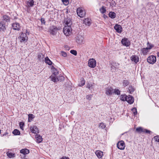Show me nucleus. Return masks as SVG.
Instances as JSON below:
<instances>
[{
    "label": "nucleus",
    "instance_id": "37",
    "mask_svg": "<svg viewBox=\"0 0 159 159\" xmlns=\"http://www.w3.org/2000/svg\"><path fill=\"white\" fill-rule=\"evenodd\" d=\"M99 10L100 12L102 14L105 13L106 11V10L103 6H102L101 8H100Z\"/></svg>",
    "mask_w": 159,
    "mask_h": 159
},
{
    "label": "nucleus",
    "instance_id": "54",
    "mask_svg": "<svg viewBox=\"0 0 159 159\" xmlns=\"http://www.w3.org/2000/svg\"><path fill=\"white\" fill-rule=\"evenodd\" d=\"M157 55L158 57H159V52H158L157 53Z\"/></svg>",
    "mask_w": 159,
    "mask_h": 159
},
{
    "label": "nucleus",
    "instance_id": "21",
    "mask_svg": "<svg viewBox=\"0 0 159 159\" xmlns=\"http://www.w3.org/2000/svg\"><path fill=\"white\" fill-rule=\"evenodd\" d=\"M103 153L100 150L96 151L95 152V154L98 158H100L102 157L103 155Z\"/></svg>",
    "mask_w": 159,
    "mask_h": 159
},
{
    "label": "nucleus",
    "instance_id": "20",
    "mask_svg": "<svg viewBox=\"0 0 159 159\" xmlns=\"http://www.w3.org/2000/svg\"><path fill=\"white\" fill-rule=\"evenodd\" d=\"M151 47H147L146 48H143L141 49V52L143 55H146L147 53L148 52L149 50L151 49Z\"/></svg>",
    "mask_w": 159,
    "mask_h": 159
},
{
    "label": "nucleus",
    "instance_id": "52",
    "mask_svg": "<svg viewBox=\"0 0 159 159\" xmlns=\"http://www.w3.org/2000/svg\"><path fill=\"white\" fill-rule=\"evenodd\" d=\"M148 44L149 45V47H151L152 48L153 47V46L152 45L150 44L148 42L147 43V44L148 45Z\"/></svg>",
    "mask_w": 159,
    "mask_h": 159
},
{
    "label": "nucleus",
    "instance_id": "47",
    "mask_svg": "<svg viewBox=\"0 0 159 159\" xmlns=\"http://www.w3.org/2000/svg\"><path fill=\"white\" fill-rule=\"evenodd\" d=\"M120 91L118 89H115L114 90V93L117 95L120 94Z\"/></svg>",
    "mask_w": 159,
    "mask_h": 159
},
{
    "label": "nucleus",
    "instance_id": "24",
    "mask_svg": "<svg viewBox=\"0 0 159 159\" xmlns=\"http://www.w3.org/2000/svg\"><path fill=\"white\" fill-rule=\"evenodd\" d=\"M20 152L24 155H25L29 153V151L27 148L23 149L20 150Z\"/></svg>",
    "mask_w": 159,
    "mask_h": 159
},
{
    "label": "nucleus",
    "instance_id": "46",
    "mask_svg": "<svg viewBox=\"0 0 159 159\" xmlns=\"http://www.w3.org/2000/svg\"><path fill=\"white\" fill-rule=\"evenodd\" d=\"M29 116V120L30 119L32 120L34 117V116L33 114H29L28 115Z\"/></svg>",
    "mask_w": 159,
    "mask_h": 159
},
{
    "label": "nucleus",
    "instance_id": "50",
    "mask_svg": "<svg viewBox=\"0 0 159 159\" xmlns=\"http://www.w3.org/2000/svg\"><path fill=\"white\" fill-rule=\"evenodd\" d=\"M41 22L42 24H45V20L44 18H42L41 19Z\"/></svg>",
    "mask_w": 159,
    "mask_h": 159
},
{
    "label": "nucleus",
    "instance_id": "22",
    "mask_svg": "<svg viewBox=\"0 0 159 159\" xmlns=\"http://www.w3.org/2000/svg\"><path fill=\"white\" fill-rule=\"evenodd\" d=\"M131 60L136 63L139 61V58L136 56L134 55L131 57Z\"/></svg>",
    "mask_w": 159,
    "mask_h": 159
},
{
    "label": "nucleus",
    "instance_id": "16",
    "mask_svg": "<svg viewBox=\"0 0 159 159\" xmlns=\"http://www.w3.org/2000/svg\"><path fill=\"white\" fill-rule=\"evenodd\" d=\"M134 98L131 96L129 95L128 96L126 101L127 102L131 104L134 102Z\"/></svg>",
    "mask_w": 159,
    "mask_h": 159
},
{
    "label": "nucleus",
    "instance_id": "28",
    "mask_svg": "<svg viewBox=\"0 0 159 159\" xmlns=\"http://www.w3.org/2000/svg\"><path fill=\"white\" fill-rule=\"evenodd\" d=\"M7 156L10 158L14 157H15V154L9 152H7Z\"/></svg>",
    "mask_w": 159,
    "mask_h": 159
},
{
    "label": "nucleus",
    "instance_id": "10",
    "mask_svg": "<svg viewBox=\"0 0 159 159\" xmlns=\"http://www.w3.org/2000/svg\"><path fill=\"white\" fill-rule=\"evenodd\" d=\"M106 94L108 95H111L114 93L113 89L111 87H108L106 89Z\"/></svg>",
    "mask_w": 159,
    "mask_h": 159
},
{
    "label": "nucleus",
    "instance_id": "53",
    "mask_svg": "<svg viewBox=\"0 0 159 159\" xmlns=\"http://www.w3.org/2000/svg\"><path fill=\"white\" fill-rule=\"evenodd\" d=\"M74 113V111H72L71 113V114L72 115H73Z\"/></svg>",
    "mask_w": 159,
    "mask_h": 159
},
{
    "label": "nucleus",
    "instance_id": "8",
    "mask_svg": "<svg viewBox=\"0 0 159 159\" xmlns=\"http://www.w3.org/2000/svg\"><path fill=\"white\" fill-rule=\"evenodd\" d=\"M96 61L93 59H90L88 62V66L89 67L92 68H94L96 66Z\"/></svg>",
    "mask_w": 159,
    "mask_h": 159
},
{
    "label": "nucleus",
    "instance_id": "18",
    "mask_svg": "<svg viewBox=\"0 0 159 159\" xmlns=\"http://www.w3.org/2000/svg\"><path fill=\"white\" fill-rule=\"evenodd\" d=\"M35 138L36 142L38 143L41 142L42 141V137L40 135L36 134L35 136Z\"/></svg>",
    "mask_w": 159,
    "mask_h": 159
},
{
    "label": "nucleus",
    "instance_id": "14",
    "mask_svg": "<svg viewBox=\"0 0 159 159\" xmlns=\"http://www.w3.org/2000/svg\"><path fill=\"white\" fill-rule=\"evenodd\" d=\"M12 27L15 30L19 31L20 29V24L16 22L13 23L12 25Z\"/></svg>",
    "mask_w": 159,
    "mask_h": 159
},
{
    "label": "nucleus",
    "instance_id": "33",
    "mask_svg": "<svg viewBox=\"0 0 159 159\" xmlns=\"http://www.w3.org/2000/svg\"><path fill=\"white\" fill-rule=\"evenodd\" d=\"M123 85L124 87H125L128 85L129 83V82L128 80H124L123 81Z\"/></svg>",
    "mask_w": 159,
    "mask_h": 159
},
{
    "label": "nucleus",
    "instance_id": "44",
    "mask_svg": "<svg viewBox=\"0 0 159 159\" xmlns=\"http://www.w3.org/2000/svg\"><path fill=\"white\" fill-rule=\"evenodd\" d=\"M132 111L133 112L134 114V115H136L137 113V109L135 108H133L132 110Z\"/></svg>",
    "mask_w": 159,
    "mask_h": 159
},
{
    "label": "nucleus",
    "instance_id": "1",
    "mask_svg": "<svg viewBox=\"0 0 159 159\" xmlns=\"http://www.w3.org/2000/svg\"><path fill=\"white\" fill-rule=\"evenodd\" d=\"M27 34H29V33L27 31L25 33H21L18 39H20V41L21 43L26 42L28 40V37L27 36Z\"/></svg>",
    "mask_w": 159,
    "mask_h": 159
},
{
    "label": "nucleus",
    "instance_id": "4",
    "mask_svg": "<svg viewBox=\"0 0 159 159\" xmlns=\"http://www.w3.org/2000/svg\"><path fill=\"white\" fill-rule=\"evenodd\" d=\"M76 12L78 15L80 17H83L85 15V11L81 7H79L77 9Z\"/></svg>",
    "mask_w": 159,
    "mask_h": 159
},
{
    "label": "nucleus",
    "instance_id": "30",
    "mask_svg": "<svg viewBox=\"0 0 159 159\" xmlns=\"http://www.w3.org/2000/svg\"><path fill=\"white\" fill-rule=\"evenodd\" d=\"M128 96L126 95H121L120 97V100L122 101H126Z\"/></svg>",
    "mask_w": 159,
    "mask_h": 159
},
{
    "label": "nucleus",
    "instance_id": "15",
    "mask_svg": "<svg viewBox=\"0 0 159 159\" xmlns=\"http://www.w3.org/2000/svg\"><path fill=\"white\" fill-rule=\"evenodd\" d=\"M114 29L118 33H120L122 32V27L119 25L116 24L114 26Z\"/></svg>",
    "mask_w": 159,
    "mask_h": 159
},
{
    "label": "nucleus",
    "instance_id": "45",
    "mask_svg": "<svg viewBox=\"0 0 159 159\" xmlns=\"http://www.w3.org/2000/svg\"><path fill=\"white\" fill-rule=\"evenodd\" d=\"M61 55L64 57H66L67 56L66 53L64 51H61Z\"/></svg>",
    "mask_w": 159,
    "mask_h": 159
},
{
    "label": "nucleus",
    "instance_id": "36",
    "mask_svg": "<svg viewBox=\"0 0 159 159\" xmlns=\"http://www.w3.org/2000/svg\"><path fill=\"white\" fill-rule=\"evenodd\" d=\"M130 93H132L134 91V89L132 86H129L128 88Z\"/></svg>",
    "mask_w": 159,
    "mask_h": 159
},
{
    "label": "nucleus",
    "instance_id": "38",
    "mask_svg": "<svg viewBox=\"0 0 159 159\" xmlns=\"http://www.w3.org/2000/svg\"><path fill=\"white\" fill-rule=\"evenodd\" d=\"M111 65L113 67H114V68H116L119 66V64L117 63L113 62L111 63Z\"/></svg>",
    "mask_w": 159,
    "mask_h": 159
},
{
    "label": "nucleus",
    "instance_id": "27",
    "mask_svg": "<svg viewBox=\"0 0 159 159\" xmlns=\"http://www.w3.org/2000/svg\"><path fill=\"white\" fill-rule=\"evenodd\" d=\"M45 61L46 63L47 64L49 65H51L52 63V62L47 57L45 58Z\"/></svg>",
    "mask_w": 159,
    "mask_h": 159
},
{
    "label": "nucleus",
    "instance_id": "23",
    "mask_svg": "<svg viewBox=\"0 0 159 159\" xmlns=\"http://www.w3.org/2000/svg\"><path fill=\"white\" fill-rule=\"evenodd\" d=\"M10 17L9 16H7L4 15L3 16L2 21H4V23L5 22H9L10 21Z\"/></svg>",
    "mask_w": 159,
    "mask_h": 159
},
{
    "label": "nucleus",
    "instance_id": "55",
    "mask_svg": "<svg viewBox=\"0 0 159 159\" xmlns=\"http://www.w3.org/2000/svg\"><path fill=\"white\" fill-rule=\"evenodd\" d=\"M114 67H113L112 66H112H111V70H112V69H113V68H114Z\"/></svg>",
    "mask_w": 159,
    "mask_h": 159
},
{
    "label": "nucleus",
    "instance_id": "19",
    "mask_svg": "<svg viewBox=\"0 0 159 159\" xmlns=\"http://www.w3.org/2000/svg\"><path fill=\"white\" fill-rule=\"evenodd\" d=\"M6 29L5 23L4 21L0 22V31H4Z\"/></svg>",
    "mask_w": 159,
    "mask_h": 159
},
{
    "label": "nucleus",
    "instance_id": "42",
    "mask_svg": "<svg viewBox=\"0 0 159 159\" xmlns=\"http://www.w3.org/2000/svg\"><path fill=\"white\" fill-rule=\"evenodd\" d=\"M154 140L155 141L159 142V136H156L154 137Z\"/></svg>",
    "mask_w": 159,
    "mask_h": 159
},
{
    "label": "nucleus",
    "instance_id": "41",
    "mask_svg": "<svg viewBox=\"0 0 159 159\" xmlns=\"http://www.w3.org/2000/svg\"><path fill=\"white\" fill-rule=\"evenodd\" d=\"M70 52L71 53L75 56H76L77 55V52L76 50H72L70 51Z\"/></svg>",
    "mask_w": 159,
    "mask_h": 159
},
{
    "label": "nucleus",
    "instance_id": "7",
    "mask_svg": "<svg viewBox=\"0 0 159 159\" xmlns=\"http://www.w3.org/2000/svg\"><path fill=\"white\" fill-rule=\"evenodd\" d=\"M64 23L67 25L71 26L72 24V21L71 20V17L70 16L69 17L68 16H66L65 17Z\"/></svg>",
    "mask_w": 159,
    "mask_h": 159
},
{
    "label": "nucleus",
    "instance_id": "11",
    "mask_svg": "<svg viewBox=\"0 0 159 159\" xmlns=\"http://www.w3.org/2000/svg\"><path fill=\"white\" fill-rule=\"evenodd\" d=\"M51 70L52 72V74L51 76H53L54 78L56 77L58 74L59 71L58 69L55 68L53 66L51 67Z\"/></svg>",
    "mask_w": 159,
    "mask_h": 159
},
{
    "label": "nucleus",
    "instance_id": "9",
    "mask_svg": "<svg viewBox=\"0 0 159 159\" xmlns=\"http://www.w3.org/2000/svg\"><path fill=\"white\" fill-rule=\"evenodd\" d=\"M117 146L119 149L123 150L124 149L125 147V143L123 141H120L117 143Z\"/></svg>",
    "mask_w": 159,
    "mask_h": 159
},
{
    "label": "nucleus",
    "instance_id": "29",
    "mask_svg": "<svg viewBox=\"0 0 159 159\" xmlns=\"http://www.w3.org/2000/svg\"><path fill=\"white\" fill-rule=\"evenodd\" d=\"M136 132L139 133L144 132V129L141 127L137 128L136 129Z\"/></svg>",
    "mask_w": 159,
    "mask_h": 159
},
{
    "label": "nucleus",
    "instance_id": "5",
    "mask_svg": "<svg viewBox=\"0 0 159 159\" xmlns=\"http://www.w3.org/2000/svg\"><path fill=\"white\" fill-rule=\"evenodd\" d=\"M57 30V28L56 26L52 25L49 27L48 32L52 35H54L56 34Z\"/></svg>",
    "mask_w": 159,
    "mask_h": 159
},
{
    "label": "nucleus",
    "instance_id": "13",
    "mask_svg": "<svg viewBox=\"0 0 159 159\" xmlns=\"http://www.w3.org/2000/svg\"><path fill=\"white\" fill-rule=\"evenodd\" d=\"M30 130L33 133L37 134L39 132V129L35 125L31 126L30 127Z\"/></svg>",
    "mask_w": 159,
    "mask_h": 159
},
{
    "label": "nucleus",
    "instance_id": "43",
    "mask_svg": "<svg viewBox=\"0 0 159 159\" xmlns=\"http://www.w3.org/2000/svg\"><path fill=\"white\" fill-rule=\"evenodd\" d=\"M24 125V123L23 122H20L19 123V125L21 129L23 130V126Z\"/></svg>",
    "mask_w": 159,
    "mask_h": 159
},
{
    "label": "nucleus",
    "instance_id": "34",
    "mask_svg": "<svg viewBox=\"0 0 159 159\" xmlns=\"http://www.w3.org/2000/svg\"><path fill=\"white\" fill-rule=\"evenodd\" d=\"M28 5L29 7H32L34 5V1L33 0H31L30 2L28 1Z\"/></svg>",
    "mask_w": 159,
    "mask_h": 159
},
{
    "label": "nucleus",
    "instance_id": "2",
    "mask_svg": "<svg viewBox=\"0 0 159 159\" xmlns=\"http://www.w3.org/2000/svg\"><path fill=\"white\" fill-rule=\"evenodd\" d=\"M72 31V30L71 26L69 25L65 26L63 28V32L64 34L67 36H69L71 34Z\"/></svg>",
    "mask_w": 159,
    "mask_h": 159
},
{
    "label": "nucleus",
    "instance_id": "26",
    "mask_svg": "<svg viewBox=\"0 0 159 159\" xmlns=\"http://www.w3.org/2000/svg\"><path fill=\"white\" fill-rule=\"evenodd\" d=\"M84 23L86 25L89 26L91 24L90 19L89 18H87L86 19H85L84 20Z\"/></svg>",
    "mask_w": 159,
    "mask_h": 159
},
{
    "label": "nucleus",
    "instance_id": "40",
    "mask_svg": "<svg viewBox=\"0 0 159 159\" xmlns=\"http://www.w3.org/2000/svg\"><path fill=\"white\" fill-rule=\"evenodd\" d=\"M106 125L104 124L103 123H101L100 124L99 127L102 129H103L106 127Z\"/></svg>",
    "mask_w": 159,
    "mask_h": 159
},
{
    "label": "nucleus",
    "instance_id": "51",
    "mask_svg": "<svg viewBox=\"0 0 159 159\" xmlns=\"http://www.w3.org/2000/svg\"><path fill=\"white\" fill-rule=\"evenodd\" d=\"M144 132L148 134H150L151 132L150 131L147 129H144Z\"/></svg>",
    "mask_w": 159,
    "mask_h": 159
},
{
    "label": "nucleus",
    "instance_id": "31",
    "mask_svg": "<svg viewBox=\"0 0 159 159\" xmlns=\"http://www.w3.org/2000/svg\"><path fill=\"white\" fill-rule=\"evenodd\" d=\"M116 13L113 12H110L109 14V16L111 18H114L116 17Z\"/></svg>",
    "mask_w": 159,
    "mask_h": 159
},
{
    "label": "nucleus",
    "instance_id": "48",
    "mask_svg": "<svg viewBox=\"0 0 159 159\" xmlns=\"http://www.w3.org/2000/svg\"><path fill=\"white\" fill-rule=\"evenodd\" d=\"M62 1L63 4L66 5H68L69 3V1L68 0H63Z\"/></svg>",
    "mask_w": 159,
    "mask_h": 159
},
{
    "label": "nucleus",
    "instance_id": "6",
    "mask_svg": "<svg viewBox=\"0 0 159 159\" xmlns=\"http://www.w3.org/2000/svg\"><path fill=\"white\" fill-rule=\"evenodd\" d=\"M147 60L150 64H153L156 61V57L154 55H151L148 57Z\"/></svg>",
    "mask_w": 159,
    "mask_h": 159
},
{
    "label": "nucleus",
    "instance_id": "17",
    "mask_svg": "<svg viewBox=\"0 0 159 159\" xmlns=\"http://www.w3.org/2000/svg\"><path fill=\"white\" fill-rule=\"evenodd\" d=\"M84 40V37L81 35H79L77 36L76 38V40L77 43L79 44L82 43Z\"/></svg>",
    "mask_w": 159,
    "mask_h": 159
},
{
    "label": "nucleus",
    "instance_id": "56",
    "mask_svg": "<svg viewBox=\"0 0 159 159\" xmlns=\"http://www.w3.org/2000/svg\"><path fill=\"white\" fill-rule=\"evenodd\" d=\"M7 134V133H6L4 134H3V136L6 135Z\"/></svg>",
    "mask_w": 159,
    "mask_h": 159
},
{
    "label": "nucleus",
    "instance_id": "25",
    "mask_svg": "<svg viewBox=\"0 0 159 159\" xmlns=\"http://www.w3.org/2000/svg\"><path fill=\"white\" fill-rule=\"evenodd\" d=\"M44 55L41 53L39 54L38 56V58L39 59V61H44Z\"/></svg>",
    "mask_w": 159,
    "mask_h": 159
},
{
    "label": "nucleus",
    "instance_id": "3",
    "mask_svg": "<svg viewBox=\"0 0 159 159\" xmlns=\"http://www.w3.org/2000/svg\"><path fill=\"white\" fill-rule=\"evenodd\" d=\"M52 76H51L50 78L51 79V80L54 82H56L58 81H61L64 80V77L62 75H57L54 78Z\"/></svg>",
    "mask_w": 159,
    "mask_h": 159
},
{
    "label": "nucleus",
    "instance_id": "49",
    "mask_svg": "<svg viewBox=\"0 0 159 159\" xmlns=\"http://www.w3.org/2000/svg\"><path fill=\"white\" fill-rule=\"evenodd\" d=\"M92 97V95H88L86 97L87 99L88 100H90Z\"/></svg>",
    "mask_w": 159,
    "mask_h": 159
},
{
    "label": "nucleus",
    "instance_id": "32",
    "mask_svg": "<svg viewBox=\"0 0 159 159\" xmlns=\"http://www.w3.org/2000/svg\"><path fill=\"white\" fill-rule=\"evenodd\" d=\"M12 133L15 135H19L20 134V131L17 129H15L13 131Z\"/></svg>",
    "mask_w": 159,
    "mask_h": 159
},
{
    "label": "nucleus",
    "instance_id": "12",
    "mask_svg": "<svg viewBox=\"0 0 159 159\" xmlns=\"http://www.w3.org/2000/svg\"><path fill=\"white\" fill-rule=\"evenodd\" d=\"M121 43L123 45L128 47L130 45V43L129 40L127 38L122 39Z\"/></svg>",
    "mask_w": 159,
    "mask_h": 159
},
{
    "label": "nucleus",
    "instance_id": "39",
    "mask_svg": "<svg viewBox=\"0 0 159 159\" xmlns=\"http://www.w3.org/2000/svg\"><path fill=\"white\" fill-rule=\"evenodd\" d=\"M85 83V80H81L80 83L79 84V86H82Z\"/></svg>",
    "mask_w": 159,
    "mask_h": 159
},
{
    "label": "nucleus",
    "instance_id": "57",
    "mask_svg": "<svg viewBox=\"0 0 159 159\" xmlns=\"http://www.w3.org/2000/svg\"><path fill=\"white\" fill-rule=\"evenodd\" d=\"M1 133V130H0V134Z\"/></svg>",
    "mask_w": 159,
    "mask_h": 159
},
{
    "label": "nucleus",
    "instance_id": "35",
    "mask_svg": "<svg viewBox=\"0 0 159 159\" xmlns=\"http://www.w3.org/2000/svg\"><path fill=\"white\" fill-rule=\"evenodd\" d=\"M93 85L91 83H88L86 85V88H88L89 90H91L93 89Z\"/></svg>",
    "mask_w": 159,
    "mask_h": 159
}]
</instances>
